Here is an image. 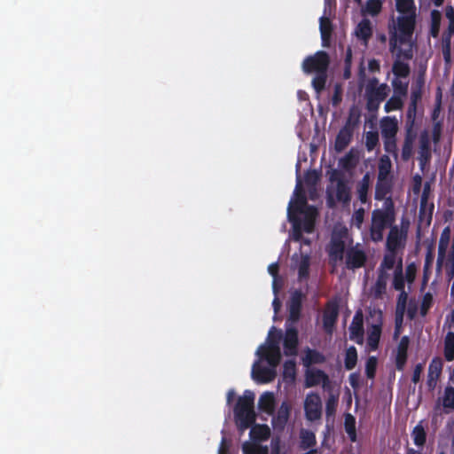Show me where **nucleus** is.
<instances>
[{
	"label": "nucleus",
	"instance_id": "1",
	"mask_svg": "<svg viewBox=\"0 0 454 454\" xmlns=\"http://www.w3.org/2000/svg\"><path fill=\"white\" fill-rule=\"evenodd\" d=\"M416 26V16L400 15L389 27V50L398 58L412 59L411 41Z\"/></svg>",
	"mask_w": 454,
	"mask_h": 454
},
{
	"label": "nucleus",
	"instance_id": "2",
	"mask_svg": "<svg viewBox=\"0 0 454 454\" xmlns=\"http://www.w3.org/2000/svg\"><path fill=\"white\" fill-rule=\"evenodd\" d=\"M302 296L301 290H295L292 293L288 303L289 315L286 323V328L283 339L284 355L286 356H295L298 353L299 333L294 325L301 318Z\"/></svg>",
	"mask_w": 454,
	"mask_h": 454
},
{
	"label": "nucleus",
	"instance_id": "3",
	"mask_svg": "<svg viewBox=\"0 0 454 454\" xmlns=\"http://www.w3.org/2000/svg\"><path fill=\"white\" fill-rule=\"evenodd\" d=\"M306 197L302 192L297 194L294 203L290 202L288 207V216L294 223V239L299 240L301 238V229L311 233L315 228V221L317 215V208L313 206H308Z\"/></svg>",
	"mask_w": 454,
	"mask_h": 454
},
{
	"label": "nucleus",
	"instance_id": "4",
	"mask_svg": "<svg viewBox=\"0 0 454 454\" xmlns=\"http://www.w3.org/2000/svg\"><path fill=\"white\" fill-rule=\"evenodd\" d=\"M401 59L396 56V59L393 63L392 73L394 78L391 82L393 94L384 106L387 113L402 110L404 99L408 96V82H403L401 78L408 77L411 68L409 64L402 61Z\"/></svg>",
	"mask_w": 454,
	"mask_h": 454
},
{
	"label": "nucleus",
	"instance_id": "5",
	"mask_svg": "<svg viewBox=\"0 0 454 454\" xmlns=\"http://www.w3.org/2000/svg\"><path fill=\"white\" fill-rule=\"evenodd\" d=\"M395 222V204L391 197H387L383 202L382 208H376L372 212L370 239L375 243L382 241L385 230L391 229Z\"/></svg>",
	"mask_w": 454,
	"mask_h": 454
},
{
	"label": "nucleus",
	"instance_id": "6",
	"mask_svg": "<svg viewBox=\"0 0 454 454\" xmlns=\"http://www.w3.org/2000/svg\"><path fill=\"white\" fill-rule=\"evenodd\" d=\"M254 403V394L250 390H246L243 395L238 398L233 411L239 430L245 431L254 424L256 415Z\"/></svg>",
	"mask_w": 454,
	"mask_h": 454
},
{
	"label": "nucleus",
	"instance_id": "7",
	"mask_svg": "<svg viewBox=\"0 0 454 454\" xmlns=\"http://www.w3.org/2000/svg\"><path fill=\"white\" fill-rule=\"evenodd\" d=\"M390 89L386 83L379 84L377 78L370 79L365 90L368 111L377 112L380 104L387 98Z\"/></svg>",
	"mask_w": 454,
	"mask_h": 454
},
{
	"label": "nucleus",
	"instance_id": "8",
	"mask_svg": "<svg viewBox=\"0 0 454 454\" xmlns=\"http://www.w3.org/2000/svg\"><path fill=\"white\" fill-rule=\"evenodd\" d=\"M330 65V57L326 51H318L314 55L308 56L302 62V70L305 74L327 73Z\"/></svg>",
	"mask_w": 454,
	"mask_h": 454
},
{
	"label": "nucleus",
	"instance_id": "9",
	"mask_svg": "<svg viewBox=\"0 0 454 454\" xmlns=\"http://www.w3.org/2000/svg\"><path fill=\"white\" fill-rule=\"evenodd\" d=\"M340 304L337 299H332L325 303L322 315L323 329L325 333L332 335L338 320Z\"/></svg>",
	"mask_w": 454,
	"mask_h": 454
},
{
	"label": "nucleus",
	"instance_id": "10",
	"mask_svg": "<svg viewBox=\"0 0 454 454\" xmlns=\"http://www.w3.org/2000/svg\"><path fill=\"white\" fill-rule=\"evenodd\" d=\"M345 266L348 270H356L364 267L367 262V254L359 243L346 249Z\"/></svg>",
	"mask_w": 454,
	"mask_h": 454
},
{
	"label": "nucleus",
	"instance_id": "11",
	"mask_svg": "<svg viewBox=\"0 0 454 454\" xmlns=\"http://www.w3.org/2000/svg\"><path fill=\"white\" fill-rule=\"evenodd\" d=\"M305 418L310 422L317 421L322 417V400L317 393L307 394L304 400Z\"/></svg>",
	"mask_w": 454,
	"mask_h": 454
},
{
	"label": "nucleus",
	"instance_id": "12",
	"mask_svg": "<svg viewBox=\"0 0 454 454\" xmlns=\"http://www.w3.org/2000/svg\"><path fill=\"white\" fill-rule=\"evenodd\" d=\"M361 115H348V121L345 123V125L340 129L338 132L335 143H334V149L338 153H341L344 151L347 146L351 142L352 137H353V126L352 122L358 121V118Z\"/></svg>",
	"mask_w": 454,
	"mask_h": 454
},
{
	"label": "nucleus",
	"instance_id": "13",
	"mask_svg": "<svg viewBox=\"0 0 454 454\" xmlns=\"http://www.w3.org/2000/svg\"><path fill=\"white\" fill-rule=\"evenodd\" d=\"M347 230H341L338 232H333L328 248V254L331 260L335 262L342 261L345 254Z\"/></svg>",
	"mask_w": 454,
	"mask_h": 454
},
{
	"label": "nucleus",
	"instance_id": "14",
	"mask_svg": "<svg viewBox=\"0 0 454 454\" xmlns=\"http://www.w3.org/2000/svg\"><path fill=\"white\" fill-rule=\"evenodd\" d=\"M424 82L418 79L415 83L411 85V94L409 98V105L406 114H423L424 108L422 106Z\"/></svg>",
	"mask_w": 454,
	"mask_h": 454
},
{
	"label": "nucleus",
	"instance_id": "15",
	"mask_svg": "<svg viewBox=\"0 0 454 454\" xmlns=\"http://www.w3.org/2000/svg\"><path fill=\"white\" fill-rule=\"evenodd\" d=\"M326 193V203L329 207H333L336 201L348 205L351 200V190L347 182H339L336 184L335 198L329 189H327Z\"/></svg>",
	"mask_w": 454,
	"mask_h": 454
},
{
	"label": "nucleus",
	"instance_id": "16",
	"mask_svg": "<svg viewBox=\"0 0 454 454\" xmlns=\"http://www.w3.org/2000/svg\"><path fill=\"white\" fill-rule=\"evenodd\" d=\"M407 231L399 229L397 225H394L389 230L386 241V249L390 252H398L405 246Z\"/></svg>",
	"mask_w": 454,
	"mask_h": 454
},
{
	"label": "nucleus",
	"instance_id": "17",
	"mask_svg": "<svg viewBox=\"0 0 454 454\" xmlns=\"http://www.w3.org/2000/svg\"><path fill=\"white\" fill-rule=\"evenodd\" d=\"M349 339L361 345L364 342V316L361 309L356 311L348 328Z\"/></svg>",
	"mask_w": 454,
	"mask_h": 454
},
{
	"label": "nucleus",
	"instance_id": "18",
	"mask_svg": "<svg viewBox=\"0 0 454 454\" xmlns=\"http://www.w3.org/2000/svg\"><path fill=\"white\" fill-rule=\"evenodd\" d=\"M292 406L287 401L282 402L277 414L272 418V426L275 429L283 430L289 419Z\"/></svg>",
	"mask_w": 454,
	"mask_h": 454
},
{
	"label": "nucleus",
	"instance_id": "19",
	"mask_svg": "<svg viewBox=\"0 0 454 454\" xmlns=\"http://www.w3.org/2000/svg\"><path fill=\"white\" fill-rule=\"evenodd\" d=\"M442 361L440 357H434L429 364L427 385L430 390L435 388L437 380L442 371Z\"/></svg>",
	"mask_w": 454,
	"mask_h": 454
},
{
	"label": "nucleus",
	"instance_id": "20",
	"mask_svg": "<svg viewBox=\"0 0 454 454\" xmlns=\"http://www.w3.org/2000/svg\"><path fill=\"white\" fill-rule=\"evenodd\" d=\"M329 382L328 375L320 369L307 370L305 372V387H312L323 383Z\"/></svg>",
	"mask_w": 454,
	"mask_h": 454
},
{
	"label": "nucleus",
	"instance_id": "21",
	"mask_svg": "<svg viewBox=\"0 0 454 454\" xmlns=\"http://www.w3.org/2000/svg\"><path fill=\"white\" fill-rule=\"evenodd\" d=\"M419 160L421 168L431 159L430 137L427 131H423L419 136Z\"/></svg>",
	"mask_w": 454,
	"mask_h": 454
},
{
	"label": "nucleus",
	"instance_id": "22",
	"mask_svg": "<svg viewBox=\"0 0 454 454\" xmlns=\"http://www.w3.org/2000/svg\"><path fill=\"white\" fill-rule=\"evenodd\" d=\"M410 338L403 336L397 345L395 355V366L398 371H403L407 362Z\"/></svg>",
	"mask_w": 454,
	"mask_h": 454
},
{
	"label": "nucleus",
	"instance_id": "23",
	"mask_svg": "<svg viewBox=\"0 0 454 454\" xmlns=\"http://www.w3.org/2000/svg\"><path fill=\"white\" fill-rule=\"evenodd\" d=\"M440 403L442 405L444 409V412L446 414L454 411V387L451 386H447L444 388L443 395L441 398L438 399V402L434 407V409H438Z\"/></svg>",
	"mask_w": 454,
	"mask_h": 454
},
{
	"label": "nucleus",
	"instance_id": "24",
	"mask_svg": "<svg viewBox=\"0 0 454 454\" xmlns=\"http://www.w3.org/2000/svg\"><path fill=\"white\" fill-rule=\"evenodd\" d=\"M252 377L258 383H270L275 379L276 372L273 368L258 366L253 369Z\"/></svg>",
	"mask_w": 454,
	"mask_h": 454
},
{
	"label": "nucleus",
	"instance_id": "25",
	"mask_svg": "<svg viewBox=\"0 0 454 454\" xmlns=\"http://www.w3.org/2000/svg\"><path fill=\"white\" fill-rule=\"evenodd\" d=\"M381 133L384 139L391 140L397 133V121L395 117L386 116L381 121Z\"/></svg>",
	"mask_w": 454,
	"mask_h": 454
},
{
	"label": "nucleus",
	"instance_id": "26",
	"mask_svg": "<svg viewBox=\"0 0 454 454\" xmlns=\"http://www.w3.org/2000/svg\"><path fill=\"white\" fill-rule=\"evenodd\" d=\"M258 408L260 411L273 415L275 412V396L272 392H264L261 395L258 401Z\"/></svg>",
	"mask_w": 454,
	"mask_h": 454
},
{
	"label": "nucleus",
	"instance_id": "27",
	"mask_svg": "<svg viewBox=\"0 0 454 454\" xmlns=\"http://www.w3.org/2000/svg\"><path fill=\"white\" fill-rule=\"evenodd\" d=\"M355 34L356 37L364 41V44L366 45L372 35V27L371 21L367 19H363L357 24Z\"/></svg>",
	"mask_w": 454,
	"mask_h": 454
},
{
	"label": "nucleus",
	"instance_id": "28",
	"mask_svg": "<svg viewBox=\"0 0 454 454\" xmlns=\"http://www.w3.org/2000/svg\"><path fill=\"white\" fill-rule=\"evenodd\" d=\"M388 278L389 274L387 271L378 270L377 279L372 286V293L375 298H381L386 293Z\"/></svg>",
	"mask_w": 454,
	"mask_h": 454
},
{
	"label": "nucleus",
	"instance_id": "29",
	"mask_svg": "<svg viewBox=\"0 0 454 454\" xmlns=\"http://www.w3.org/2000/svg\"><path fill=\"white\" fill-rule=\"evenodd\" d=\"M257 354L264 358L267 363L274 369L277 367L281 361V350L280 348L276 349H260L257 350Z\"/></svg>",
	"mask_w": 454,
	"mask_h": 454
},
{
	"label": "nucleus",
	"instance_id": "30",
	"mask_svg": "<svg viewBox=\"0 0 454 454\" xmlns=\"http://www.w3.org/2000/svg\"><path fill=\"white\" fill-rule=\"evenodd\" d=\"M382 327L381 324H374L372 325L368 332L367 345L372 351L377 350L381 336Z\"/></svg>",
	"mask_w": 454,
	"mask_h": 454
},
{
	"label": "nucleus",
	"instance_id": "31",
	"mask_svg": "<svg viewBox=\"0 0 454 454\" xmlns=\"http://www.w3.org/2000/svg\"><path fill=\"white\" fill-rule=\"evenodd\" d=\"M283 381L288 385L294 384L296 380V363L294 359L286 360L283 364Z\"/></svg>",
	"mask_w": 454,
	"mask_h": 454
},
{
	"label": "nucleus",
	"instance_id": "32",
	"mask_svg": "<svg viewBox=\"0 0 454 454\" xmlns=\"http://www.w3.org/2000/svg\"><path fill=\"white\" fill-rule=\"evenodd\" d=\"M371 185L370 174L366 173L363 176L361 181L358 182L356 186V192L358 200L361 203L365 204L368 201V192Z\"/></svg>",
	"mask_w": 454,
	"mask_h": 454
},
{
	"label": "nucleus",
	"instance_id": "33",
	"mask_svg": "<svg viewBox=\"0 0 454 454\" xmlns=\"http://www.w3.org/2000/svg\"><path fill=\"white\" fill-rule=\"evenodd\" d=\"M283 338L282 331L278 330L275 326H272L268 334V344L267 346H260V349H276L280 348L279 343Z\"/></svg>",
	"mask_w": 454,
	"mask_h": 454
},
{
	"label": "nucleus",
	"instance_id": "34",
	"mask_svg": "<svg viewBox=\"0 0 454 454\" xmlns=\"http://www.w3.org/2000/svg\"><path fill=\"white\" fill-rule=\"evenodd\" d=\"M391 192V182L388 179H377L374 198L376 200H384Z\"/></svg>",
	"mask_w": 454,
	"mask_h": 454
},
{
	"label": "nucleus",
	"instance_id": "35",
	"mask_svg": "<svg viewBox=\"0 0 454 454\" xmlns=\"http://www.w3.org/2000/svg\"><path fill=\"white\" fill-rule=\"evenodd\" d=\"M304 366H310L312 364H323L325 361V356L316 349L309 348L305 351V356L302 359Z\"/></svg>",
	"mask_w": 454,
	"mask_h": 454
},
{
	"label": "nucleus",
	"instance_id": "36",
	"mask_svg": "<svg viewBox=\"0 0 454 454\" xmlns=\"http://www.w3.org/2000/svg\"><path fill=\"white\" fill-rule=\"evenodd\" d=\"M404 286L405 277L403 271V261L402 258H400L394 271L393 287L396 291L403 292L405 291Z\"/></svg>",
	"mask_w": 454,
	"mask_h": 454
},
{
	"label": "nucleus",
	"instance_id": "37",
	"mask_svg": "<svg viewBox=\"0 0 454 454\" xmlns=\"http://www.w3.org/2000/svg\"><path fill=\"white\" fill-rule=\"evenodd\" d=\"M270 428L266 425L252 426L249 435L253 441H265L270 437Z\"/></svg>",
	"mask_w": 454,
	"mask_h": 454
},
{
	"label": "nucleus",
	"instance_id": "38",
	"mask_svg": "<svg viewBox=\"0 0 454 454\" xmlns=\"http://www.w3.org/2000/svg\"><path fill=\"white\" fill-rule=\"evenodd\" d=\"M300 448L308 450L317 444L316 435L312 431L301 429L300 432Z\"/></svg>",
	"mask_w": 454,
	"mask_h": 454
},
{
	"label": "nucleus",
	"instance_id": "39",
	"mask_svg": "<svg viewBox=\"0 0 454 454\" xmlns=\"http://www.w3.org/2000/svg\"><path fill=\"white\" fill-rule=\"evenodd\" d=\"M395 8L402 15L416 16L414 0H395Z\"/></svg>",
	"mask_w": 454,
	"mask_h": 454
},
{
	"label": "nucleus",
	"instance_id": "40",
	"mask_svg": "<svg viewBox=\"0 0 454 454\" xmlns=\"http://www.w3.org/2000/svg\"><path fill=\"white\" fill-rule=\"evenodd\" d=\"M443 355L448 362L454 360V333L448 332L444 338Z\"/></svg>",
	"mask_w": 454,
	"mask_h": 454
},
{
	"label": "nucleus",
	"instance_id": "41",
	"mask_svg": "<svg viewBox=\"0 0 454 454\" xmlns=\"http://www.w3.org/2000/svg\"><path fill=\"white\" fill-rule=\"evenodd\" d=\"M413 442L418 447H422L427 442V433L424 427L419 423L411 431Z\"/></svg>",
	"mask_w": 454,
	"mask_h": 454
},
{
	"label": "nucleus",
	"instance_id": "42",
	"mask_svg": "<svg viewBox=\"0 0 454 454\" xmlns=\"http://www.w3.org/2000/svg\"><path fill=\"white\" fill-rule=\"evenodd\" d=\"M396 256L397 252H390L387 250L378 270L387 272V270H392L395 265Z\"/></svg>",
	"mask_w": 454,
	"mask_h": 454
},
{
	"label": "nucleus",
	"instance_id": "43",
	"mask_svg": "<svg viewBox=\"0 0 454 454\" xmlns=\"http://www.w3.org/2000/svg\"><path fill=\"white\" fill-rule=\"evenodd\" d=\"M345 431L351 442H356V419L350 413H347L344 420Z\"/></svg>",
	"mask_w": 454,
	"mask_h": 454
},
{
	"label": "nucleus",
	"instance_id": "44",
	"mask_svg": "<svg viewBox=\"0 0 454 454\" xmlns=\"http://www.w3.org/2000/svg\"><path fill=\"white\" fill-rule=\"evenodd\" d=\"M428 185L427 184L423 190L421 199H420V206H419V216L422 217L423 215L426 214L427 209L428 208L429 215H428V222L432 219V215L434 211V204L428 205L427 200H428Z\"/></svg>",
	"mask_w": 454,
	"mask_h": 454
},
{
	"label": "nucleus",
	"instance_id": "45",
	"mask_svg": "<svg viewBox=\"0 0 454 454\" xmlns=\"http://www.w3.org/2000/svg\"><path fill=\"white\" fill-rule=\"evenodd\" d=\"M357 363V350L356 347L350 346L346 349L344 366L345 369L350 371L354 369Z\"/></svg>",
	"mask_w": 454,
	"mask_h": 454
},
{
	"label": "nucleus",
	"instance_id": "46",
	"mask_svg": "<svg viewBox=\"0 0 454 454\" xmlns=\"http://www.w3.org/2000/svg\"><path fill=\"white\" fill-rule=\"evenodd\" d=\"M243 454H268V447L254 442H245L242 445Z\"/></svg>",
	"mask_w": 454,
	"mask_h": 454
},
{
	"label": "nucleus",
	"instance_id": "47",
	"mask_svg": "<svg viewBox=\"0 0 454 454\" xmlns=\"http://www.w3.org/2000/svg\"><path fill=\"white\" fill-rule=\"evenodd\" d=\"M441 12L437 10L431 12V26H430V35L434 38H437L440 33L441 27Z\"/></svg>",
	"mask_w": 454,
	"mask_h": 454
},
{
	"label": "nucleus",
	"instance_id": "48",
	"mask_svg": "<svg viewBox=\"0 0 454 454\" xmlns=\"http://www.w3.org/2000/svg\"><path fill=\"white\" fill-rule=\"evenodd\" d=\"M326 81H327V73L316 74V75L312 79L311 83H312V86L317 93L319 94L325 90Z\"/></svg>",
	"mask_w": 454,
	"mask_h": 454
},
{
	"label": "nucleus",
	"instance_id": "49",
	"mask_svg": "<svg viewBox=\"0 0 454 454\" xmlns=\"http://www.w3.org/2000/svg\"><path fill=\"white\" fill-rule=\"evenodd\" d=\"M343 97V87L340 82H336L333 85V95L330 98V103L333 107H338L342 102Z\"/></svg>",
	"mask_w": 454,
	"mask_h": 454
},
{
	"label": "nucleus",
	"instance_id": "50",
	"mask_svg": "<svg viewBox=\"0 0 454 454\" xmlns=\"http://www.w3.org/2000/svg\"><path fill=\"white\" fill-rule=\"evenodd\" d=\"M309 275V258L308 255L301 256L298 267L299 280L307 279Z\"/></svg>",
	"mask_w": 454,
	"mask_h": 454
},
{
	"label": "nucleus",
	"instance_id": "51",
	"mask_svg": "<svg viewBox=\"0 0 454 454\" xmlns=\"http://www.w3.org/2000/svg\"><path fill=\"white\" fill-rule=\"evenodd\" d=\"M390 172V160L386 155L380 158V164L379 166L378 178L387 179V176Z\"/></svg>",
	"mask_w": 454,
	"mask_h": 454
},
{
	"label": "nucleus",
	"instance_id": "52",
	"mask_svg": "<svg viewBox=\"0 0 454 454\" xmlns=\"http://www.w3.org/2000/svg\"><path fill=\"white\" fill-rule=\"evenodd\" d=\"M378 359L376 356H369L365 363V373L368 379H374L376 375Z\"/></svg>",
	"mask_w": 454,
	"mask_h": 454
},
{
	"label": "nucleus",
	"instance_id": "53",
	"mask_svg": "<svg viewBox=\"0 0 454 454\" xmlns=\"http://www.w3.org/2000/svg\"><path fill=\"white\" fill-rule=\"evenodd\" d=\"M412 148H413V139L411 136H407L405 137V140L403 145L402 148V159L404 161H407L410 160L412 154Z\"/></svg>",
	"mask_w": 454,
	"mask_h": 454
},
{
	"label": "nucleus",
	"instance_id": "54",
	"mask_svg": "<svg viewBox=\"0 0 454 454\" xmlns=\"http://www.w3.org/2000/svg\"><path fill=\"white\" fill-rule=\"evenodd\" d=\"M407 299V293L405 291L400 292L396 302V311L398 314H400V323L403 322V317L405 311Z\"/></svg>",
	"mask_w": 454,
	"mask_h": 454
},
{
	"label": "nucleus",
	"instance_id": "55",
	"mask_svg": "<svg viewBox=\"0 0 454 454\" xmlns=\"http://www.w3.org/2000/svg\"><path fill=\"white\" fill-rule=\"evenodd\" d=\"M379 142V135L376 131H368L365 135V145L368 151H372Z\"/></svg>",
	"mask_w": 454,
	"mask_h": 454
},
{
	"label": "nucleus",
	"instance_id": "56",
	"mask_svg": "<svg viewBox=\"0 0 454 454\" xmlns=\"http://www.w3.org/2000/svg\"><path fill=\"white\" fill-rule=\"evenodd\" d=\"M432 305H433V295L430 293L425 294L423 296V299H422L421 305H420V315L422 317H425L427 314L430 308L432 307Z\"/></svg>",
	"mask_w": 454,
	"mask_h": 454
},
{
	"label": "nucleus",
	"instance_id": "57",
	"mask_svg": "<svg viewBox=\"0 0 454 454\" xmlns=\"http://www.w3.org/2000/svg\"><path fill=\"white\" fill-rule=\"evenodd\" d=\"M357 160L354 159V156L351 153L346 154L343 158L340 160V165L345 169H350L356 166Z\"/></svg>",
	"mask_w": 454,
	"mask_h": 454
},
{
	"label": "nucleus",
	"instance_id": "58",
	"mask_svg": "<svg viewBox=\"0 0 454 454\" xmlns=\"http://www.w3.org/2000/svg\"><path fill=\"white\" fill-rule=\"evenodd\" d=\"M366 10L371 15H377L381 10V2L380 0H369L366 4Z\"/></svg>",
	"mask_w": 454,
	"mask_h": 454
},
{
	"label": "nucleus",
	"instance_id": "59",
	"mask_svg": "<svg viewBox=\"0 0 454 454\" xmlns=\"http://www.w3.org/2000/svg\"><path fill=\"white\" fill-rule=\"evenodd\" d=\"M338 401L334 396H331L326 401L325 404V414L326 417L333 416L336 411Z\"/></svg>",
	"mask_w": 454,
	"mask_h": 454
},
{
	"label": "nucleus",
	"instance_id": "60",
	"mask_svg": "<svg viewBox=\"0 0 454 454\" xmlns=\"http://www.w3.org/2000/svg\"><path fill=\"white\" fill-rule=\"evenodd\" d=\"M320 33H327L331 34L333 33V25L329 18L327 17H321L320 18V25H319Z\"/></svg>",
	"mask_w": 454,
	"mask_h": 454
},
{
	"label": "nucleus",
	"instance_id": "61",
	"mask_svg": "<svg viewBox=\"0 0 454 454\" xmlns=\"http://www.w3.org/2000/svg\"><path fill=\"white\" fill-rule=\"evenodd\" d=\"M385 150L392 153L395 158L397 157V147L395 144V137L391 140L384 139Z\"/></svg>",
	"mask_w": 454,
	"mask_h": 454
},
{
	"label": "nucleus",
	"instance_id": "62",
	"mask_svg": "<svg viewBox=\"0 0 454 454\" xmlns=\"http://www.w3.org/2000/svg\"><path fill=\"white\" fill-rule=\"evenodd\" d=\"M423 370L424 364L420 363L415 365L411 377V381L413 383L417 384L418 382H419Z\"/></svg>",
	"mask_w": 454,
	"mask_h": 454
},
{
	"label": "nucleus",
	"instance_id": "63",
	"mask_svg": "<svg viewBox=\"0 0 454 454\" xmlns=\"http://www.w3.org/2000/svg\"><path fill=\"white\" fill-rule=\"evenodd\" d=\"M329 181L332 183L336 182V184H339V182H346L343 173L338 169L332 170L329 176Z\"/></svg>",
	"mask_w": 454,
	"mask_h": 454
},
{
	"label": "nucleus",
	"instance_id": "64",
	"mask_svg": "<svg viewBox=\"0 0 454 454\" xmlns=\"http://www.w3.org/2000/svg\"><path fill=\"white\" fill-rule=\"evenodd\" d=\"M364 208H358L356 209L355 212H354V221H355V225L357 227V228H360L362 223H364Z\"/></svg>",
	"mask_w": 454,
	"mask_h": 454
}]
</instances>
